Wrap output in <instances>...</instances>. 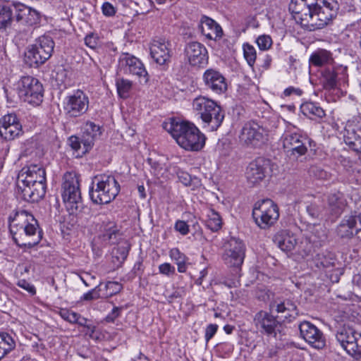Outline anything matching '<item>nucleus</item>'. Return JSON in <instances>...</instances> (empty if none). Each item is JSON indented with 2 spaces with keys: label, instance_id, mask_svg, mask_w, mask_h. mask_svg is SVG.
<instances>
[{
  "label": "nucleus",
  "instance_id": "1",
  "mask_svg": "<svg viewBox=\"0 0 361 361\" xmlns=\"http://www.w3.org/2000/svg\"><path fill=\"white\" fill-rule=\"evenodd\" d=\"M288 9L297 23L314 30L332 23L339 4L337 0H291Z\"/></svg>",
  "mask_w": 361,
  "mask_h": 361
},
{
  "label": "nucleus",
  "instance_id": "2",
  "mask_svg": "<svg viewBox=\"0 0 361 361\" xmlns=\"http://www.w3.org/2000/svg\"><path fill=\"white\" fill-rule=\"evenodd\" d=\"M47 179L42 165L30 164L23 167L16 180V193L23 200L37 202L46 194Z\"/></svg>",
  "mask_w": 361,
  "mask_h": 361
},
{
  "label": "nucleus",
  "instance_id": "3",
  "mask_svg": "<svg viewBox=\"0 0 361 361\" xmlns=\"http://www.w3.org/2000/svg\"><path fill=\"white\" fill-rule=\"evenodd\" d=\"M164 128L186 150L199 151L204 146L205 136L192 123L178 122L173 118L170 122L165 123Z\"/></svg>",
  "mask_w": 361,
  "mask_h": 361
},
{
  "label": "nucleus",
  "instance_id": "4",
  "mask_svg": "<svg viewBox=\"0 0 361 361\" xmlns=\"http://www.w3.org/2000/svg\"><path fill=\"white\" fill-rule=\"evenodd\" d=\"M61 195L71 214L81 218L89 212V208L82 201L79 176L75 172H66L63 176Z\"/></svg>",
  "mask_w": 361,
  "mask_h": 361
},
{
  "label": "nucleus",
  "instance_id": "5",
  "mask_svg": "<svg viewBox=\"0 0 361 361\" xmlns=\"http://www.w3.org/2000/svg\"><path fill=\"white\" fill-rule=\"evenodd\" d=\"M120 191V185L112 176H94L89 188L91 201L95 204H109Z\"/></svg>",
  "mask_w": 361,
  "mask_h": 361
},
{
  "label": "nucleus",
  "instance_id": "6",
  "mask_svg": "<svg viewBox=\"0 0 361 361\" xmlns=\"http://www.w3.org/2000/svg\"><path fill=\"white\" fill-rule=\"evenodd\" d=\"M192 109L212 131L216 130L224 119V112L221 107L207 97H196L192 102Z\"/></svg>",
  "mask_w": 361,
  "mask_h": 361
},
{
  "label": "nucleus",
  "instance_id": "7",
  "mask_svg": "<svg viewBox=\"0 0 361 361\" xmlns=\"http://www.w3.org/2000/svg\"><path fill=\"white\" fill-rule=\"evenodd\" d=\"M55 43L49 34L37 37L25 52L24 61L30 67L37 68L44 63L52 55Z\"/></svg>",
  "mask_w": 361,
  "mask_h": 361
},
{
  "label": "nucleus",
  "instance_id": "8",
  "mask_svg": "<svg viewBox=\"0 0 361 361\" xmlns=\"http://www.w3.org/2000/svg\"><path fill=\"white\" fill-rule=\"evenodd\" d=\"M17 217L25 219V225L23 226V233L19 238L13 236L16 244L21 248H32L37 245L42 238V232L39 229L37 221L32 214L23 210L17 213Z\"/></svg>",
  "mask_w": 361,
  "mask_h": 361
},
{
  "label": "nucleus",
  "instance_id": "9",
  "mask_svg": "<svg viewBox=\"0 0 361 361\" xmlns=\"http://www.w3.org/2000/svg\"><path fill=\"white\" fill-rule=\"evenodd\" d=\"M255 224L262 229L273 226L279 217L278 205L270 199L257 201L252 209Z\"/></svg>",
  "mask_w": 361,
  "mask_h": 361
},
{
  "label": "nucleus",
  "instance_id": "10",
  "mask_svg": "<svg viewBox=\"0 0 361 361\" xmlns=\"http://www.w3.org/2000/svg\"><path fill=\"white\" fill-rule=\"evenodd\" d=\"M269 130L254 121L245 123L239 135L240 142L252 147H260L268 141Z\"/></svg>",
  "mask_w": 361,
  "mask_h": 361
},
{
  "label": "nucleus",
  "instance_id": "11",
  "mask_svg": "<svg viewBox=\"0 0 361 361\" xmlns=\"http://www.w3.org/2000/svg\"><path fill=\"white\" fill-rule=\"evenodd\" d=\"M20 98L33 105H39L43 100L44 89L42 83L32 76L22 77L18 84Z\"/></svg>",
  "mask_w": 361,
  "mask_h": 361
},
{
  "label": "nucleus",
  "instance_id": "12",
  "mask_svg": "<svg viewBox=\"0 0 361 361\" xmlns=\"http://www.w3.org/2000/svg\"><path fill=\"white\" fill-rule=\"evenodd\" d=\"M336 338L349 355H357L361 359V333L355 331L349 326L343 325L336 331Z\"/></svg>",
  "mask_w": 361,
  "mask_h": 361
},
{
  "label": "nucleus",
  "instance_id": "13",
  "mask_svg": "<svg viewBox=\"0 0 361 361\" xmlns=\"http://www.w3.org/2000/svg\"><path fill=\"white\" fill-rule=\"evenodd\" d=\"M89 107V99L85 92L77 90L66 97L63 104L65 114L69 118H76L87 112Z\"/></svg>",
  "mask_w": 361,
  "mask_h": 361
},
{
  "label": "nucleus",
  "instance_id": "14",
  "mask_svg": "<svg viewBox=\"0 0 361 361\" xmlns=\"http://www.w3.org/2000/svg\"><path fill=\"white\" fill-rule=\"evenodd\" d=\"M245 250L243 240L234 237L231 238L226 245L222 257L224 263L229 267L240 268L244 261Z\"/></svg>",
  "mask_w": 361,
  "mask_h": 361
},
{
  "label": "nucleus",
  "instance_id": "15",
  "mask_svg": "<svg viewBox=\"0 0 361 361\" xmlns=\"http://www.w3.org/2000/svg\"><path fill=\"white\" fill-rule=\"evenodd\" d=\"M307 139L296 133H286L282 137L284 151L287 157L292 160H297L307 152Z\"/></svg>",
  "mask_w": 361,
  "mask_h": 361
},
{
  "label": "nucleus",
  "instance_id": "16",
  "mask_svg": "<svg viewBox=\"0 0 361 361\" xmlns=\"http://www.w3.org/2000/svg\"><path fill=\"white\" fill-rule=\"evenodd\" d=\"M183 56L184 60L193 67H204L208 63L207 49L199 42L192 41L185 43Z\"/></svg>",
  "mask_w": 361,
  "mask_h": 361
},
{
  "label": "nucleus",
  "instance_id": "17",
  "mask_svg": "<svg viewBox=\"0 0 361 361\" xmlns=\"http://www.w3.org/2000/svg\"><path fill=\"white\" fill-rule=\"evenodd\" d=\"M23 134V126L15 113L7 114L0 118V137L11 141Z\"/></svg>",
  "mask_w": 361,
  "mask_h": 361
},
{
  "label": "nucleus",
  "instance_id": "18",
  "mask_svg": "<svg viewBox=\"0 0 361 361\" xmlns=\"http://www.w3.org/2000/svg\"><path fill=\"white\" fill-rule=\"evenodd\" d=\"M271 313L270 311L260 310L255 314L253 320L255 326L262 334L276 337L281 323L277 319L278 317Z\"/></svg>",
  "mask_w": 361,
  "mask_h": 361
},
{
  "label": "nucleus",
  "instance_id": "19",
  "mask_svg": "<svg viewBox=\"0 0 361 361\" xmlns=\"http://www.w3.org/2000/svg\"><path fill=\"white\" fill-rule=\"evenodd\" d=\"M270 169V161L259 157L251 161L247 166L245 177L248 184L255 186L259 184L266 177Z\"/></svg>",
  "mask_w": 361,
  "mask_h": 361
},
{
  "label": "nucleus",
  "instance_id": "20",
  "mask_svg": "<svg viewBox=\"0 0 361 361\" xmlns=\"http://www.w3.org/2000/svg\"><path fill=\"white\" fill-rule=\"evenodd\" d=\"M271 312H276V317L283 322H291L299 314L295 302L290 299L276 298L269 304Z\"/></svg>",
  "mask_w": 361,
  "mask_h": 361
},
{
  "label": "nucleus",
  "instance_id": "21",
  "mask_svg": "<svg viewBox=\"0 0 361 361\" xmlns=\"http://www.w3.org/2000/svg\"><path fill=\"white\" fill-rule=\"evenodd\" d=\"M14 21L20 25L32 27L39 24L41 14L37 10L20 2L13 3Z\"/></svg>",
  "mask_w": 361,
  "mask_h": 361
},
{
  "label": "nucleus",
  "instance_id": "22",
  "mask_svg": "<svg viewBox=\"0 0 361 361\" xmlns=\"http://www.w3.org/2000/svg\"><path fill=\"white\" fill-rule=\"evenodd\" d=\"M119 65L125 74L137 75L145 83L149 80L148 73L142 61L134 56L126 53L120 58Z\"/></svg>",
  "mask_w": 361,
  "mask_h": 361
},
{
  "label": "nucleus",
  "instance_id": "23",
  "mask_svg": "<svg viewBox=\"0 0 361 361\" xmlns=\"http://www.w3.org/2000/svg\"><path fill=\"white\" fill-rule=\"evenodd\" d=\"M301 337L316 349H322L326 345L323 333L310 322L304 321L299 324Z\"/></svg>",
  "mask_w": 361,
  "mask_h": 361
},
{
  "label": "nucleus",
  "instance_id": "24",
  "mask_svg": "<svg viewBox=\"0 0 361 361\" xmlns=\"http://www.w3.org/2000/svg\"><path fill=\"white\" fill-rule=\"evenodd\" d=\"M361 230L360 216H345L336 228L338 235L341 238H351Z\"/></svg>",
  "mask_w": 361,
  "mask_h": 361
},
{
  "label": "nucleus",
  "instance_id": "25",
  "mask_svg": "<svg viewBox=\"0 0 361 361\" xmlns=\"http://www.w3.org/2000/svg\"><path fill=\"white\" fill-rule=\"evenodd\" d=\"M171 43L165 39L154 40L150 47V54L159 65L167 64L171 58Z\"/></svg>",
  "mask_w": 361,
  "mask_h": 361
},
{
  "label": "nucleus",
  "instance_id": "26",
  "mask_svg": "<svg viewBox=\"0 0 361 361\" xmlns=\"http://www.w3.org/2000/svg\"><path fill=\"white\" fill-rule=\"evenodd\" d=\"M203 80L205 86L216 94L223 93L227 90L225 78L214 69H207L203 75Z\"/></svg>",
  "mask_w": 361,
  "mask_h": 361
},
{
  "label": "nucleus",
  "instance_id": "27",
  "mask_svg": "<svg viewBox=\"0 0 361 361\" xmlns=\"http://www.w3.org/2000/svg\"><path fill=\"white\" fill-rule=\"evenodd\" d=\"M102 134L99 125L92 121H87L82 128L81 141L83 150L82 154L89 152L93 147L95 140Z\"/></svg>",
  "mask_w": 361,
  "mask_h": 361
},
{
  "label": "nucleus",
  "instance_id": "28",
  "mask_svg": "<svg viewBox=\"0 0 361 361\" xmlns=\"http://www.w3.org/2000/svg\"><path fill=\"white\" fill-rule=\"evenodd\" d=\"M198 29L207 39L219 40L223 35L221 27L212 18L204 16L201 18Z\"/></svg>",
  "mask_w": 361,
  "mask_h": 361
},
{
  "label": "nucleus",
  "instance_id": "29",
  "mask_svg": "<svg viewBox=\"0 0 361 361\" xmlns=\"http://www.w3.org/2000/svg\"><path fill=\"white\" fill-rule=\"evenodd\" d=\"M327 205L332 214L341 215L348 207V202L344 194L338 190H334L326 195Z\"/></svg>",
  "mask_w": 361,
  "mask_h": 361
},
{
  "label": "nucleus",
  "instance_id": "30",
  "mask_svg": "<svg viewBox=\"0 0 361 361\" xmlns=\"http://www.w3.org/2000/svg\"><path fill=\"white\" fill-rule=\"evenodd\" d=\"M274 243L283 252H291L297 244V239L288 231H281L274 237Z\"/></svg>",
  "mask_w": 361,
  "mask_h": 361
},
{
  "label": "nucleus",
  "instance_id": "31",
  "mask_svg": "<svg viewBox=\"0 0 361 361\" xmlns=\"http://www.w3.org/2000/svg\"><path fill=\"white\" fill-rule=\"evenodd\" d=\"M345 143L354 152L361 154V137L357 133L352 123H348L343 135Z\"/></svg>",
  "mask_w": 361,
  "mask_h": 361
},
{
  "label": "nucleus",
  "instance_id": "32",
  "mask_svg": "<svg viewBox=\"0 0 361 361\" xmlns=\"http://www.w3.org/2000/svg\"><path fill=\"white\" fill-rule=\"evenodd\" d=\"M14 18L13 3L0 4V30H5L10 27Z\"/></svg>",
  "mask_w": 361,
  "mask_h": 361
},
{
  "label": "nucleus",
  "instance_id": "33",
  "mask_svg": "<svg viewBox=\"0 0 361 361\" xmlns=\"http://www.w3.org/2000/svg\"><path fill=\"white\" fill-rule=\"evenodd\" d=\"M337 73L334 68H326L321 71L320 82L325 90H334L337 87Z\"/></svg>",
  "mask_w": 361,
  "mask_h": 361
},
{
  "label": "nucleus",
  "instance_id": "34",
  "mask_svg": "<svg viewBox=\"0 0 361 361\" xmlns=\"http://www.w3.org/2000/svg\"><path fill=\"white\" fill-rule=\"evenodd\" d=\"M301 112L307 117L313 118V117L322 118L325 116L324 109L316 103L307 102L300 106Z\"/></svg>",
  "mask_w": 361,
  "mask_h": 361
},
{
  "label": "nucleus",
  "instance_id": "35",
  "mask_svg": "<svg viewBox=\"0 0 361 361\" xmlns=\"http://www.w3.org/2000/svg\"><path fill=\"white\" fill-rule=\"evenodd\" d=\"M332 60L331 54L326 49H318L310 57V63L315 66H322Z\"/></svg>",
  "mask_w": 361,
  "mask_h": 361
},
{
  "label": "nucleus",
  "instance_id": "36",
  "mask_svg": "<svg viewBox=\"0 0 361 361\" xmlns=\"http://www.w3.org/2000/svg\"><path fill=\"white\" fill-rule=\"evenodd\" d=\"M16 347L13 338L7 333H0V360Z\"/></svg>",
  "mask_w": 361,
  "mask_h": 361
},
{
  "label": "nucleus",
  "instance_id": "37",
  "mask_svg": "<svg viewBox=\"0 0 361 361\" xmlns=\"http://www.w3.org/2000/svg\"><path fill=\"white\" fill-rule=\"evenodd\" d=\"M170 257L175 262L178 266V271L185 273L187 270L188 257L181 252L178 248H172L169 251Z\"/></svg>",
  "mask_w": 361,
  "mask_h": 361
},
{
  "label": "nucleus",
  "instance_id": "38",
  "mask_svg": "<svg viewBox=\"0 0 361 361\" xmlns=\"http://www.w3.org/2000/svg\"><path fill=\"white\" fill-rule=\"evenodd\" d=\"M121 234L114 222H110L103 233V240L111 244H116L121 238Z\"/></svg>",
  "mask_w": 361,
  "mask_h": 361
},
{
  "label": "nucleus",
  "instance_id": "39",
  "mask_svg": "<svg viewBox=\"0 0 361 361\" xmlns=\"http://www.w3.org/2000/svg\"><path fill=\"white\" fill-rule=\"evenodd\" d=\"M116 86L118 96L121 98L127 99L132 90L133 82L129 80L118 78L116 79Z\"/></svg>",
  "mask_w": 361,
  "mask_h": 361
},
{
  "label": "nucleus",
  "instance_id": "40",
  "mask_svg": "<svg viewBox=\"0 0 361 361\" xmlns=\"http://www.w3.org/2000/svg\"><path fill=\"white\" fill-rule=\"evenodd\" d=\"M208 219L205 221L206 226L213 232L218 231L222 225L220 215L214 210H211L207 215Z\"/></svg>",
  "mask_w": 361,
  "mask_h": 361
},
{
  "label": "nucleus",
  "instance_id": "41",
  "mask_svg": "<svg viewBox=\"0 0 361 361\" xmlns=\"http://www.w3.org/2000/svg\"><path fill=\"white\" fill-rule=\"evenodd\" d=\"M324 207L322 204L316 202H310L306 206V212L313 219H318L322 215Z\"/></svg>",
  "mask_w": 361,
  "mask_h": 361
},
{
  "label": "nucleus",
  "instance_id": "42",
  "mask_svg": "<svg viewBox=\"0 0 361 361\" xmlns=\"http://www.w3.org/2000/svg\"><path fill=\"white\" fill-rule=\"evenodd\" d=\"M243 54L245 60L250 66H253L257 59L255 47L247 43L243 44Z\"/></svg>",
  "mask_w": 361,
  "mask_h": 361
},
{
  "label": "nucleus",
  "instance_id": "43",
  "mask_svg": "<svg viewBox=\"0 0 361 361\" xmlns=\"http://www.w3.org/2000/svg\"><path fill=\"white\" fill-rule=\"evenodd\" d=\"M106 293L102 294L103 298H109L116 295L121 290V285L116 281H108L105 284Z\"/></svg>",
  "mask_w": 361,
  "mask_h": 361
},
{
  "label": "nucleus",
  "instance_id": "44",
  "mask_svg": "<svg viewBox=\"0 0 361 361\" xmlns=\"http://www.w3.org/2000/svg\"><path fill=\"white\" fill-rule=\"evenodd\" d=\"M318 259L319 262L324 267L334 266L336 262L335 255L331 252L319 255Z\"/></svg>",
  "mask_w": 361,
  "mask_h": 361
},
{
  "label": "nucleus",
  "instance_id": "45",
  "mask_svg": "<svg viewBox=\"0 0 361 361\" xmlns=\"http://www.w3.org/2000/svg\"><path fill=\"white\" fill-rule=\"evenodd\" d=\"M102 284L100 283L99 286H96L94 288L85 293L82 297V300L90 301L92 300H96L100 298H103L102 295L100 294L102 291Z\"/></svg>",
  "mask_w": 361,
  "mask_h": 361
},
{
  "label": "nucleus",
  "instance_id": "46",
  "mask_svg": "<svg viewBox=\"0 0 361 361\" xmlns=\"http://www.w3.org/2000/svg\"><path fill=\"white\" fill-rule=\"evenodd\" d=\"M256 42L259 49L267 50L271 47L272 44V39L270 36L264 35L258 37Z\"/></svg>",
  "mask_w": 361,
  "mask_h": 361
},
{
  "label": "nucleus",
  "instance_id": "47",
  "mask_svg": "<svg viewBox=\"0 0 361 361\" xmlns=\"http://www.w3.org/2000/svg\"><path fill=\"white\" fill-rule=\"evenodd\" d=\"M85 44L91 49H95L98 47L99 38L94 33H90L85 37Z\"/></svg>",
  "mask_w": 361,
  "mask_h": 361
},
{
  "label": "nucleus",
  "instance_id": "48",
  "mask_svg": "<svg viewBox=\"0 0 361 361\" xmlns=\"http://www.w3.org/2000/svg\"><path fill=\"white\" fill-rule=\"evenodd\" d=\"M310 173L318 179H327L329 176V173L324 171L323 169L319 166H312L310 169Z\"/></svg>",
  "mask_w": 361,
  "mask_h": 361
},
{
  "label": "nucleus",
  "instance_id": "49",
  "mask_svg": "<svg viewBox=\"0 0 361 361\" xmlns=\"http://www.w3.org/2000/svg\"><path fill=\"white\" fill-rule=\"evenodd\" d=\"M176 173L178 180L184 185L189 186L191 185L192 177L188 173L181 170H178Z\"/></svg>",
  "mask_w": 361,
  "mask_h": 361
},
{
  "label": "nucleus",
  "instance_id": "50",
  "mask_svg": "<svg viewBox=\"0 0 361 361\" xmlns=\"http://www.w3.org/2000/svg\"><path fill=\"white\" fill-rule=\"evenodd\" d=\"M68 142L71 147L78 152L80 149L83 150V147H81V144H82L81 141V137H79L78 136L72 135L68 138Z\"/></svg>",
  "mask_w": 361,
  "mask_h": 361
},
{
  "label": "nucleus",
  "instance_id": "51",
  "mask_svg": "<svg viewBox=\"0 0 361 361\" xmlns=\"http://www.w3.org/2000/svg\"><path fill=\"white\" fill-rule=\"evenodd\" d=\"M102 13L105 16L111 17L116 14V8L109 2H104L102 6Z\"/></svg>",
  "mask_w": 361,
  "mask_h": 361
},
{
  "label": "nucleus",
  "instance_id": "52",
  "mask_svg": "<svg viewBox=\"0 0 361 361\" xmlns=\"http://www.w3.org/2000/svg\"><path fill=\"white\" fill-rule=\"evenodd\" d=\"M159 271L162 274L170 276L175 274V267L166 262L159 266Z\"/></svg>",
  "mask_w": 361,
  "mask_h": 361
},
{
  "label": "nucleus",
  "instance_id": "53",
  "mask_svg": "<svg viewBox=\"0 0 361 361\" xmlns=\"http://www.w3.org/2000/svg\"><path fill=\"white\" fill-rule=\"evenodd\" d=\"M218 327V325L216 324H210L207 326L204 335L206 342H209V341L212 338L216 333Z\"/></svg>",
  "mask_w": 361,
  "mask_h": 361
},
{
  "label": "nucleus",
  "instance_id": "54",
  "mask_svg": "<svg viewBox=\"0 0 361 361\" xmlns=\"http://www.w3.org/2000/svg\"><path fill=\"white\" fill-rule=\"evenodd\" d=\"M174 228L183 235H187L189 232L188 225L184 221L178 220L175 224Z\"/></svg>",
  "mask_w": 361,
  "mask_h": 361
},
{
  "label": "nucleus",
  "instance_id": "55",
  "mask_svg": "<svg viewBox=\"0 0 361 361\" xmlns=\"http://www.w3.org/2000/svg\"><path fill=\"white\" fill-rule=\"evenodd\" d=\"M122 310V307H114L111 312L106 317V322H114L120 316Z\"/></svg>",
  "mask_w": 361,
  "mask_h": 361
},
{
  "label": "nucleus",
  "instance_id": "56",
  "mask_svg": "<svg viewBox=\"0 0 361 361\" xmlns=\"http://www.w3.org/2000/svg\"><path fill=\"white\" fill-rule=\"evenodd\" d=\"M17 285L23 288L24 290H27L28 293H30L32 295H35L36 293V290L34 286L30 284L29 282H27L25 280H20L18 281Z\"/></svg>",
  "mask_w": 361,
  "mask_h": 361
},
{
  "label": "nucleus",
  "instance_id": "57",
  "mask_svg": "<svg viewBox=\"0 0 361 361\" xmlns=\"http://www.w3.org/2000/svg\"><path fill=\"white\" fill-rule=\"evenodd\" d=\"M302 94V90L300 88H296L294 87H288L283 91V94L285 97H289L292 94H295L298 96H300Z\"/></svg>",
  "mask_w": 361,
  "mask_h": 361
},
{
  "label": "nucleus",
  "instance_id": "58",
  "mask_svg": "<svg viewBox=\"0 0 361 361\" xmlns=\"http://www.w3.org/2000/svg\"><path fill=\"white\" fill-rule=\"evenodd\" d=\"M181 296L180 292L178 290H174L171 294L167 296V300L169 303L173 302L174 299L180 298Z\"/></svg>",
  "mask_w": 361,
  "mask_h": 361
},
{
  "label": "nucleus",
  "instance_id": "59",
  "mask_svg": "<svg viewBox=\"0 0 361 361\" xmlns=\"http://www.w3.org/2000/svg\"><path fill=\"white\" fill-rule=\"evenodd\" d=\"M75 324H78V325L81 326H84V327H87L88 324H87V319L83 317H82L80 314L78 317V319H77V322Z\"/></svg>",
  "mask_w": 361,
  "mask_h": 361
},
{
  "label": "nucleus",
  "instance_id": "60",
  "mask_svg": "<svg viewBox=\"0 0 361 361\" xmlns=\"http://www.w3.org/2000/svg\"><path fill=\"white\" fill-rule=\"evenodd\" d=\"M78 315H79L78 313L71 311L69 314L67 322H68L71 324H75L77 322Z\"/></svg>",
  "mask_w": 361,
  "mask_h": 361
},
{
  "label": "nucleus",
  "instance_id": "61",
  "mask_svg": "<svg viewBox=\"0 0 361 361\" xmlns=\"http://www.w3.org/2000/svg\"><path fill=\"white\" fill-rule=\"evenodd\" d=\"M353 283L361 288V274H355L353 278Z\"/></svg>",
  "mask_w": 361,
  "mask_h": 361
},
{
  "label": "nucleus",
  "instance_id": "62",
  "mask_svg": "<svg viewBox=\"0 0 361 361\" xmlns=\"http://www.w3.org/2000/svg\"><path fill=\"white\" fill-rule=\"evenodd\" d=\"M121 254V262H123L128 256V250L125 247H120L117 249L116 254Z\"/></svg>",
  "mask_w": 361,
  "mask_h": 361
},
{
  "label": "nucleus",
  "instance_id": "63",
  "mask_svg": "<svg viewBox=\"0 0 361 361\" xmlns=\"http://www.w3.org/2000/svg\"><path fill=\"white\" fill-rule=\"evenodd\" d=\"M71 310H67V309H62L61 310L60 312H59V314L60 316L66 321L68 320V317H69V314L71 313Z\"/></svg>",
  "mask_w": 361,
  "mask_h": 361
},
{
  "label": "nucleus",
  "instance_id": "64",
  "mask_svg": "<svg viewBox=\"0 0 361 361\" xmlns=\"http://www.w3.org/2000/svg\"><path fill=\"white\" fill-rule=\"evenodd\" d=\"M342 272L337 271L335 274H332L330 276V279L334 283H337L339 281L340 277L339 275H341Z\"/></svg>",
  "mask_w": 361,
  "mask_h": 361
}]
</instances>
